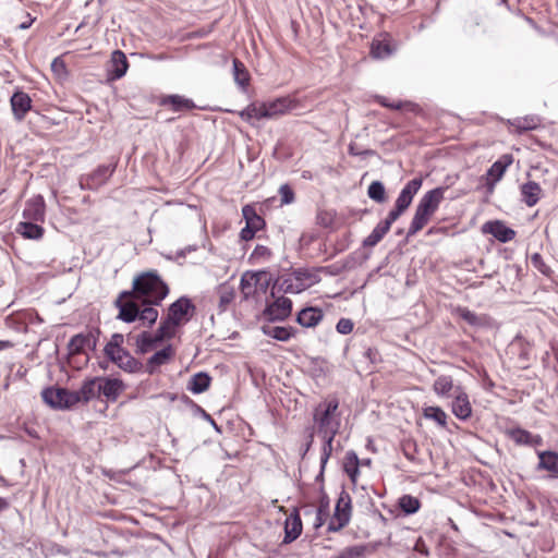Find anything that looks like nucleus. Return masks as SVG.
<instances>
[{
    "label": "nucleus",
    "instance_id": "f257e3e1",
    "mask_svg": "<svg viewBox=\"0 0 558 558\" xmlns=\"http://www.w3.org/2000/svg\"><path fill=\"white\" fill-rule=\"evenodd\" d=\"M130 292L141 300L142 305H159L168 295L169 288L156 270H149L134 278Z\"/></svg>",
    "mask_w": 558,
    "mask_h": 558
},
{
    "label": "nucleus",
    "instance_id": "f03ea898",
    "mask_svg": "<svg viewBox=\"0 0 558 558\" xmlns=\"http://www.w3.org/2000/svg\"><path fill=\"white\" fill-rule=\"evenodd\" d=\"M447 187H435L422 196L408 229L407 239L414 236L428 223L442 202Z\"/></svg>",
    "mask_w": 558,
    "mask_h": 558
},
{
    "label": "nucleus",
    "instance_id": "7ed1b4c3",
    "mask_svg": "<svg viewBox=\"0 0 558 558\" xmlns=\"http://www.w3.org/2000/svg\"><path fill=\"white\" fill-rule=\"evenodd\" d=\"M338 408L337 398L328 399L315 408L313 418L317 425L318 435H328L329 432L338 433L340 426Z\"/></svg>",
    "mask_w": 558,
    "mask_h": 558
},
{
    "label": "nucleus",
    "instance_id": "20e7f679",
    "mask_svg": "<svg viewBox=\"0 0 558 558\" xmlns=\"http://www.w3.org/2000/svg\"><path fill=\"white\" fill-rule=\"evenodd\" d=\"M352 505L351 496L344 489L341 490L332 518L330 519L327 531L330 533L339 532L347 526L351 520Z\"/></svg>",
    "mask_w": 558,
    "mask_h": 558
},
{
    "label": "nucleus",
    "instance_id": "39448f33",
    "mask_svg": "<svg viewBox=\"0 0 558 558\" xmlns=\"http://www.w3.org/2000/svg\"><path fill=\"white\" fill-rule=\"evenodd\" d=\"M141 300L133 295V292L128 290L122 291L117 300L114 306L119 310L118 319L124 323H133L140 318Z\"/></svg>",
    "mask_w": 558,
    "mask_h": 558
},
{
    "label": "nucleus",
    "instance_id": "423d86ee",
    "mask_svg": "<svg viewBox=\"0 0 558 558\" xmlns=\"http://www.w3.org/2000/svg\"><path fill=\"white\" fill-rule=\"evenodd\" d=\"M41 397L53 409H70L78 403L76 395L66 388L48 387L43 390Z\"/></svg>",
    "mask_w": 558,
    "mask_h": 558
},
{
    "label": "nucleus",
    "instance_id": "0eeeda50",
    "mask_svg": "<svg viewBox=\"0 0 558 558\" xmlns=\"http://www.w3.org/2000/svg\"><path fill=\"white\" fill-rule=\"evenodd\" d=\"M99 335V328H93L87 333L81 332L74 335L68 343L69 355L73 356L85 353L86 349L95 351L97 348Z\"/></svg>",
    "mask_w": 558,
    "mask_h": 558
},
{
    "label": "nucleus",
    "instance_id": "6e6552de",
    "mask_svg": "<svg viewBox=\"0 0 558 558\" xmlns=\"http://www.w3.org/2000/svg\"><path fill=\"white\" fill-rule=\"evenodd\" d=\"M195 312V305L186 296H181L170 304L167 318L177 327L190 320Z\"/></svg>",
    "mask_w": 558,
    "mask_h": 558
},
{
    "label": "nucleus",
    "instance_id": "1a4fd4ad",
    "mask_svg": "<svg viewBox=\"0 0 558 558\" xmlns=\"http://www.w3.org/2000/svg\"><path fill=\"white\" fill-rule=\"evenodd\" d=\"M242 216L245 220V227L240 232V238L243 241L252 240L256 232L265 227V220L259 216L252 205H245L242 208Z\"/></svg>",
    "mask_w": 558,
    "mask_h": 558
},
{
    "label": "nucleus",
    "instance_id": "9d476101",
    "mask_svg": "<svg viewBox=\"0 0 558 558\" xmlns=\"http://www.w3.org/2000/svg\"><path fill=\"white\" fill-rule=\"evenodd\" d=\"M114 165H101L98 166L96 170H94L90 174L81 179V186L87 189H96L104 183L112 175L114 171Z\"/></svg>",
    "mask_w": 558,
    "mask_h": 558
},
{
    "label": "nucleus",
    "instance_id": "9b49d317",
    "mask_svg": "<svg viewBox=\"0 0 558 558\" xmlns=\"http://www.w3.org/2000/svg\"><path fill=\"white\" fill-rule=\"evenodd\" d=\"M292 301L289 298H278L272 304L268 305L264 312L270 322L284 320L291 315Z\"/></svg>",
    "mask_w": 558,
    "mask_h": 558
},
{
    "label": "nucleus",
    "instance_id": "f8f14e48",
    "mask_svg": "<svg viewBox=\"0 0 558 558\" xmlns=\"http://www.w3.org/2000/svg\"><path fill=\"white\" fill-rule=\"evenodd\" d=\"M482 231L492 234L501 243L510 242L515 236V231L500 220L487 221L483 225Z\"/></svg>",
    "mask_w": 558,
    "mask_h": 558
},
{
    "label": "nucleus",
    "instance_id": "ddd939ff",
    "mask_svg": "<svg viewBox=\"0 0 558 558\" xmlns=\"http://www.w3.org/2000/svg\"><path fill=\"white\" fill-rule=\"evenodd\" d=\"M45 208L44 197L36 195L26 202L23 217L27 221L43 222L45 220Z\"/></svg>",
    "mask_w": 558,
    "mask_h": 558
},
{
    "label": "nucleus",
    "instance_id": "4468645a",
    "mask_svg": "<svg viewBox=\"0 0 558 558\" xmlns=\"http://www.w3.org/2000/svg\"><path fill=\"white\" fill-rule=\"evenodd\" d=\"M456 392L451 403V411L459 420L466 421L472 415V407L469 397L460 387L456 388Z\"/></svg>",
    "mask_w": 558,
    "mask_h": 558
},
{
    "label": "nucleus",
    "instance_id": "2eb2a0df",
    "mask_svg": "<svg viewBox=\"0 0 558 558\" xmlns=\"http://www.w3.org/2000/svg\"><path fill=\"white\" fill-rule=\"evenodd\" d=\"M123 387V383L120 379L98 377L99 397L104 396L110 402L117 401Z\"/></svg>",
    "mask_w": 558,
    "mask_h": 558
},
{
    "label": "nucleus",
    "instance_id": "dca6fc26",
    "mask_svg": "<svg viewBox=\"0 0 558 558\" xmlns=\"http://www.w3.org/2000/svg\"><path fill=\"white\" fill-rule=\"evenodd\" d=\"M10 102L13 116L17 121H22L25 118L26 113L32 109L31 97L26 93L21 90L15 92L12 95Z\"/></svg>",
    "mask_w": 558,
    "mask_h": 558
},
{
    "label": "nucleus",
    "instance_id": "f3484780",
    "mask_svg": "<svg viewBox=\"0 0 558 558\" xmlns=\"http://www.w3.org/2000/svg\"><path fill=\"white\" fill-rule=\"evenodd\" d=\"M302 520L298 509L286 519L284 522V537L283 544H290L294 542L302 533Z\"/></svg>",
    "mask_w": 558,
    "mask_h": 558
},
{
    "label": "nucleus",
    "instance_id": "a211bd4d",
    "mask_svg": "<svg viewBox=\"0 0 558 558\" xmlns=\"http://www.w3.org/2000/svg\"><path fill=\"white\" fill-rule=\"evenodd\" d=\"M506 434L512 439L517 445H525V446H538L542 442V438L538 435H533L530 432L522 428H509Z\"/></svg>",
    "mask_w": 558,
    "mask_h": 558
},
{
    "label": "nucleus",
    "instance_id": "6ab92c4d",
    "mask_svg": "<svg viewBox=\"0 0 558 558\" xmlns=\"http://www.w3.org/2000/svg\"><path fill=\"white\" fill-rule=\"evenodd\" d=\"M113 359L114 360L110 361L114 363L119 368L128 373H136L143 366V364L138 360L133 357L128 350L121 353L113 354Z\"/></svg>",
    "mask_w": 558,
    "mask_h": 558
},
{
    "label": "nucleus",
    "instance_id": "aec40b11",
    "mask_svg": "<svg viewBox=\"0 0 558 558\" xmlns=\"http://www.w3.org/2000/svg\"><path fill=\"white\" fill-rule=\"evenodd\" d=\"M324 318V313L317 307H305L298 313L296 322L306 328L315 327Z\"/></svg>",
    "mask_w": 558,
    "mask_h": 558
},
{
    "label": "nucleus",
    "instance_id": "412c9836",
    "mask_svg": "<svg viewBox=\"0 0 558 558\" xmlns=\"http://www.w3.org/2000/svg\"><path fill=\"white\" fill-rule=\"evenodd\" d=\"M110 75L113 80L123 77L129 69L126 56L121 50H114L110 59Z\"/></svg>",
    "mask_w": 558,
    "mask_h": 558
},
{
    "label": "nucleus",
    "instance_id": "4be33fe9",
    "mask_svg": "<svg viewBox=\"0 0 558 558\" xmlns=\"http://www.w3.org/2000/svg\"><path fill=\"white\" fill-rule=\"evenodd\" d=\"M513 162L512 155H502L496 160L487 171V175L492 180L490 184L497 183L505 174L507 168Z\"/></svg>",
    "mask_w": 558,
    "mask_h": 558
},
{
    "label": "nucleus",
    "instance_id": "5701e85b",
    "mask_svg": "<svg viewBox=\"0 0 558 558\" xmlns=\"http://www.w3.org/2000/svg\"><path fill=\"white\" fill-rule=\"evenodd\" d=\"M76 395L78 402H88L99 397L98 377L87 379L83 383L82 387L73 391Z\"/></svg>",
    "mask_w": 558,
    "mask_h": 558
},
{
    "label": "nucleus",
    "instance_id": "b1692460",
    "mask_svg": "<svg viewBox=\"0 0 558 558\" xmlns=\"http://www.w3.org/2000/svg\"><path fill=\"white\" fill-rule=\"evenodd\" d=\"M211 377L205 373L199 372L194 374L187 384V389L195 395L205 392L210 386Z\"/></svg>",
    "mask_w": 558,
    "mask_h": 558
},
{
    "label": "nucleus",
    "instance_id": "393cba45",
    "mask_svg": "<svg viewBox=\"0 0 558 558\" xmlns=\"http://www.w3.org/2000/svg\"><path fill=\"white\" fill-rule=\"evenodd\" d=\"M538 470H546L554 473V476L558 474V453L555 451H542L538 452Z\"/></svg>",
    "mask_w": 558,
    "mask_h": 558
},
{
    "label": "nucleus",
    "instance_id": "a878e982",
    "mask_svg": "<svg viewBox=\"0 0 558 558\" xmlns=\"http://www.w3.org/2000/svg\"><path fill=\"white\" fill-rule=\"evenodd\" d=\"M172 354L173 350L170 344L154 353L146 365L148 373L153 374L156 367L166 364L171 359Z\"/></svg>",
    "mask_w": 558,
    "mask_h": 558
},
{
    "label": "nucleus",
    "instance_id": "bb28decb",
    "mask_svg": "<svg viewBox=\"0 0 558 558\" xmlns=\"http://www.w3.org/2000/svg\"><path fill=\"white\" fill-rule=\"evenodd\" d=\"M541 187L536 182L529 181L521 186L522 202L529 207L534 206L539 198Z\"/></svg>",
    "mask_w": 558,
    "mask_h": 558
},
{
    "label": "nucleus",
    "instance_id": "cd10ccee",
    "mask_svg": "<svg viewBox=\"0 0 558 558\" xmlns=\"http://www.w3.org/2000/svg\"><path fill=\"white\" fill-rule=\"evenodd\" d=\"M16 231L24 238L31 240H38L44 235V228L35 221H21L16 228Z\"/></svg>",
    "mask_w": 558,
    "mask_h": 558
},
{
    "label": "nucleus",
    "instance_id": "c85d7f7f",
    "mask_svg": "<svg viewBox=\"0 0 558 558\" xmlns=\"http://www.w3.org/2000/svg\"><path fill=\"white\" fill-rule=\"evenodd\" d=\"M262 330L264 335L279 341H288L294 336V330L292 327L266 325L262 327Z\"/></svg>",
    "mask_w": 558,
    "mask_h": 558
},
{
    "label": "nucleus",
    "instance_id": "c756f323",
    "mask_svg": "<svg viewBox=\"0 0 558 558\" xmlns=\"http://www.w3.org/2000/svg\"><path fill=\"white\" fill-rule=\"evenodd\" d=\"M389 230L390 228L387 226V223H384L383 221L378 222L371 232V234L363 240V246H376L384 239V236L388 233Z\"/></svg>",
    "mask_w": 558,
    "mask_h": 558
},
{
    "label": "nucleus",
    "instance_id": "7c9ffc66",
    "mask_svg": "<svg viewBox=\"0 0 558 558\" xmlns=\"http://www.w3.org/2000/svg\"><path fill=\"white\" fill-rule=\"evenodd\" d=\"M163 105H171L173 111L180 112L184 110H192L195 108V104L192 99L184 98L180 95H170L163 98L162 100Z\"/></svg>",
    "mask_w": 558,
    "mask_h": 558
},
{
    "label": "nucleus",
    "instance_id": "2f4dec72",
    "mask_svg": "<svg viewBox=\"0 0 558 558\" xmlns=\"http://www.w3.org/2000/svg\"><path fill=\"white\" fill-rule=\"evenodd\" d=\"M266 118H272L278 114H283L291 108V100L288 98H278L275 101L264 104Z\"/></svg>",
    "mask_w": 558,
    "mask_h": 558
},
{
    "label": "nucleus",
    "instance_id": "473e14b6",
    "mask_svg": "<svg viewBox=\"0 0 558 558\" xmlns=\"http://www.w3.org/2000/svg\"><path fill=\"white\" fill-rule=\"evenodd\" d=\"M124 342V336L122 333H113L111 339L107 342L104 348V353L108 360H114L113 354L126 351L122 345Z\"/></svg>",
    "mask_w": 558,
    "mask_h": 558
},
{
    "label": "nucleus",
    "instance_id": "72a5a7b5",
    "mask_svg": "<svg viewBox=\"0 0 558 558\" xmlns=\"http://www.w3.org/2000/svg\"><path fill=\"white\" fill-rule=\"evenodd\" d=\"M233 65V77L235 83L241 86L242 88H245L250 83V73L246 70L244 63L240 61L239 59H233L232 61Z\"/></svg>",
    "mask_w": 558,
    "mask_h": 558
},
{
    "label": "nucleus",
    "instance_id": "f704fd0d",
    "mask_svg": "<svg viewBox=\"0 0 558 558\" xmlns=\"http://www.w3.org/2000/svg\"><path fill=\"white\" fill-rule=\"evenodd\" d=\"M398 506L404 514L410 515L420 510L421 501L412 495H403L399 498Z\"/></svg>",
    "mask_w": 558,
    "mask_h": 558
},
{
    "label": "nucleus",
    "instance_id": "c9c22d12",
    "mask_svg": "<svg viewBox=\"0 0 558 558\" xmlns=\"http://www.w3.org/2000/svg\"><path fill=\"white\" fill-rule=\"evenodd\" d=\"M423 415L427 420H432L436 422L439 426L446 427L447 426V414L446 412L439 408V407H426L423 409Z\"/></svg>",
    "mask_w": 558,
    "mask_h": 558
},
{
    "label": "nucleus",
    "instance_id": "e433bc0d",
    "mask_svg": "<svg viewBox=\"0 0 558 558\" xmlns=\"http://www.w3.org/2000/svg\"><path fill=\"white\" fill-rule=\"evenodd\" d=\"M158 341H155V336L147 331H143L136 338V353L145 354L150 351Z\"/></svg>",
    "mask_w": 558,
    "mask_h": 558
},
{
    "label": "nucleus",
    "instance_id": "4c0bfd02",
    "mask_svg": "<svg viewBox=\"0 0 558 558\" xmlns=\"http://www.w3.org/2000/svg\"><path fill=\"white\" fill-rule=\"evenodd\" d=\"M367 195L372 201L378 204L387 202L386 189L381 181H373L368 185Z\"/></svg>",
    "mask_w": 558,
    "mask_h": 558
},
{
    "label": "nucleus",
    "instance_id": "58836bf2",
    "mask_svg": "<svg viewBox=\"0 0 558 558\" xmlns=\"http://www.w3.org/2000/svg\"><path fill=\"white\" fill-rule=\"evenodd\" d=\"M433 389L436 395L441 397H449L450 391L453 389V380L451 376L441 375L439 376L434 385Z\"/></svg>",
    "mask_w": 558,
    "mask_h": 558
},
{
    "label": "nucleus",
    "instance_id": "ea45409f",
    "mask_svg": "<svg viewBox=\"0 0 558 558\" xmlns=\"http://www.w3.org/2000/svg\"><path fill=\"white\" fill-rule=\"evenodd\" d=\"M401 450H402V453L404 454V457L409 461L416 463V464L422 463V460L416 457V453L418 451V446L414 439L409 438V439L402 440Z\"/></svg>",
    "mask_w": 558,
    "mask_h": 558
},
{
    "label": "nucleus",
    "instance_id": "a19ab883",
    "mask_svg": "<svg viewBox=\"0 0 558 558\" xmlns=\"http://www.w3.org/2000/svg\"><path fill=\"white\" fill-rule=\"evenodd\" d=\"M539 124V119L535 116L517 118L511 122V125L517 129L519 133L534 130Z\"/></svg>",
    "mask_w": 558,
    "mask_h": 558
},
{
    "label": "nucleus",
    "instance_id": "79ce46f5",
    "mask_svg": "<svg viewBox=\"0 0 558 558\" xmlns=\"http://www.w3.org/2000/svg\"><path fill=\"white\" fill-rule=\"evenodd\" d=\"M263 275H266L265 271L259 272H252V274H245L241 278V289L242 292L245 294V296H248L253 291L252 287L253 284H257L260 281V277Z\"/></svg>",
    "mask_w": 558,
    "mask_h": 558
},
{
    "label": "nucleus",
    "instance_id": "37998d69",
    "mask_svg": "<svg viewBox=\"0 0 558 558\" xmlns=\"http://www.w3.org/2000/svg\"><path fill=\"white\" fill-rule=\"evenodd\" d=\"M175 325L168 318H165L155 332V341L161 342L165 339H170L174 336Z\"/></svg>",
    "mask_w": 558,
    "mask_h": 558
},
{
    "label": "nucleus",
    "instance_id": "c03bdc74",
    "mask_svg": "<svg viewBox=\"0 0 558 558\" xmlns=\"http://www.w3.org/2000/svg\"><path fill=\"white\" fill-rule=\"evenodd\" d=\"M240 117L245 121H251L252 119L260 120L266 118L267 113L265 112L264 104L259 107L250 105L240 112Z\"/></svg>",
    "mask_w": 558,
    "mask_h": 558
},
{
    "label": "nucleus",
    "instance_id": "a18cd8bd",
    "mask_svg": "<svg viewBox=\"0 0 558 558\" xmlns=\"http://www.w3.org/2000/svg\"><path fill=\"white\" fill-rule=\"evenodd\" d=\"M422 183H423L422 178H414V179L410 180L403 186V189L401 190L399 195L402 196L403 198H407L408 201H410L412 203L413 197L421 189Z\"/></svg>",
    "mask_w": 558,
    "mask_h": 558
},
{
    "label": "nucleus",
    "instance_id": "49530a36",
    "mask_svg": "<svg viewBox=\"0 0 558 558\" xmlns=\"http://www.w3.org/2000/svg\"><path fill=\"white\" fill-rule=\"evenodd\" d=\"M422 183H423L422 178H414V179L410 180L403 186V189L401 190L399 195L402 196L403 198H407L408 201H410L412 203L413 197L421 189Z\"/></svg>",
    "mask_w": 558,
    "mask_h": 558
},
{
    "label": "nucleus",
    "instance_id": "de8ad7c7",
    "mask_svg": "<svg viewBox=\"0 0 558 558\" xmlns=\"http://www.w3.org/2000/svg\"><path fill=\"white\" fill-rule=\"evenodd\" d=\"M360 460L354 451H348L345 454L344 470L348 475L354 481L359 473Z\"/></svg>",
    "mask_w": 558,
    "mask_h": 558
},
{
    "label": "nucleus",
    "instance_id": "09e8293b",
    "mask_svg": "<svg viewBox=\"0 0 558 558\" xmlns=\"http://www.w3.org/2000/svg\"><path fill=\"white\" fill-rule=\"evenodd\" d=\"M392 49L389 44L374 40L371 46V54L376 59H384L391 56Z\"/></svg>",
    "mask_w": 558,
    "mask_h": 558
},
{
    "label": "nucleus",
    "instance_id": "8fccbe9b",
    "mask_svg": "<svg viewBox=\"0 0 558 558\" xmlns=\"http://www.w3.org/2000/svg\"><path fill=\"white\" fill-rule=\"evenodd\" d=\"M320 436L324 439L323 454L320 458V466H322L320 474H323L325 465H326V463L331 454V451H332V441H333L336 434L329 432L328 435H320Z\"/></svg>",
    "mask_w": 558,
    "mask_h": 558
},
{
    "label": "nucleus",
    "instance_id": "3c124183",
    "mask_svg": "<svg viewBox=\"0 0 558 558\" xmlns=\"http://www.w3.org/2000/svg\"><path fill=\"white\" fill-rule=\"evenodd\" d=\"M156 305H145L144 308L140 310V318L138 320L150 327L154 325L158 318V311L155 308Z\"/></svg>",
    "mask_w": 558,
    "mask_h": 558
},
{
    "label": "nucleus",
    "instance_id": "603ef678",
    "mask_svg": "<svg viewBox=\"0 0 558 558\" xmlns=\"http://www.w3.org/2000/svg\"><path fill=\"white\" fill-rule=\"evenodd\" d=\"M218 293H219V307L222 311H225L227 308V306L233 301L234 291L227 286H222V287H220Z\"/></svg>",
    "mask_w": 558,
    "mask_h": 558
},
{
    "label": "nucleus",
    "instance_id": "864d4df0",
    "mask_svg": "<svg viewBox=\"0 0 558 558\" xmlns=\"http://www.w3.org/2000/svg\"><path fill=\"white\" fill-rule=\"evenodd\" d=\"M531 264L533 265L534 268H536L538 271H541L543 275L547 277H549L550 274L553 272L550 267L545 264L543 257L537 253L532 255Z\"/></svg>",
    "mask_w": 558,
    "mask_h": 558
},
{
    "label": "nucleus",
    "instance_id": "5fc2aeb1",
    "mask_svg": "<svg viewBox=\"0 0 558 558\" xmlns=\"http://www.w3.org/2000/svg\"><path fill=\"white\" fill-rule=\"evenodd\" d=\"M281 205H289L294 202V192L289 184H282L279 187Z\"/></svg>",
    "mask_w": 558,
    "mask_h": 558
},
{
    "label": "nucleus",
    "instance_id": "6e6d98bb",
    "mask_svg": "<svg viewBox=\"0 0 558 558\" xmlns=\"http://www.w3.org/2000/svg\"><path fill=\"white\" fill-rule=\"evenodd\" d=\"M353 327L354 324L350 318H340L336 325V330L341 335H349L352 332Z\"/></svg>",
    "mask_w": 558,
    "mask_h": 558
},
{
    "label": "nucleus",
    "instance_id": "4d7b16f0",
    "mask_svg": "<svg viewBox=\"0 0 558 558\" xmlns=\"http://www.w3.org/2000/svg\"><path fill=\"white\" fill-rule=\"evenodd\" d=\"M348 153L349 155L351 156H363V157H366V156H374L376 154L375 150L373 149H364V150H360L357 148V145L355 143H350L349 144V147H348Z\"/></svg>",
    "mask_w": 558,
    "mask_h": 558
},
{
    "label": "nucleus",
    "instance_id": "13d9d810",
    "mask_svg": "<svg viewBox=\"0 0 558 558\" xmlns=\"http://www.w3.org/2000/svg\"><path fill=\"white\" fill-rule=\"evenodd\" d=\"M403 213H404V211H403L401 208H399V207H397V206L395 205L393 209H391V210L388 213V215H387L386 219H385V220H381V221H383L384 223H387V226H388L389 228H391V225H392L396 220H398V219L400 218V216H401Z\"/></svg>",
    "mask_w": 558,
    "mask_h": 558
},
{
    "label": "nucleus",
    "instance_id": "bf43d9fd",
    "mask_svg": "<svg viewBox=\"0 0 558 558\" xmlns=\"http://www.w3.org/2000/svg\"><path fill=\"white\" fill-rule=\"evenodd\" d=\"M195 407V412L197 414H199L205 421L209 422L210 425L217 430V432H220V428L219 426L217 425V423L214 421V418L210 416V414H208L202 407L197 405V404H194Z\"/></svg>",
    "mask_w": 558,
    "mask_h": 558
},
{
    "label": "nucleus",
    "instance_id": "052dcab7",
    "mask_svg": "<svg viewBox=\"0 0 558 558\" xmlns=\"http://www.w3.org/2000/svg\"><path fill=\"white\" fill-rule=\"evenodd\" d=\"M271 252L267 246L264 245H256V247L253 251L252 256L256 258H268L270 257Z\"/></svg>",
    "mask_w": 558,
    "mask_h": 558
},
{
    "label": "nucleus",
    "instance_id": "680f3d73",
    "mask_svg": "<svg viewBox=\"0 0 558 558\" xmlns=\"http://www.w3.org/2000/svg\"><path fill=\"white\" fill-rule=\"evenodd\" d=\"M461 317H462L465 322H468L469 324H471V325H474V324H476V323H477V316H476V314H475V313H473V312H471V311H469V310H466V308H464V310H462V311H461Z\"/></svg>",
    "mask_w": 558,
    "mask_h": 558
},
{
    "label": "nucleus",
    "instance_id": "e2e57ef3",
    "mask_svg": "<svg viewBox=\"0 0 558 558\" xmlns=\"http://www.w3.org/2000/svg\"><path fill=\"white\" fill-rule=\"evenodd\" d=\"M327 515L328 514L324 513L323 510H317L315 522H314V527L315 529L322 527L325 523V519L327 518Z\"/></svg>",
    "mask_w": 558,
    "mask_h": 558
},
{
    "label": "nucleus",
    "instance_id": "0e129e2a",
    "mask_svg": "<svg viewBox=\"0 0 558 558\" xmlns=\"http://www.w3.org/2000/svg\"><path fill=\"white\" fill-rule=\"evenodd\" d=\"M395 205L399 208H401L403 211H405L409 206L411 205V202L408 201L407 198H403L402 196H398L397 199H396V203Z\"/></svg>",
    "mask_w": 558,
    "mask_h": 558
},
{
    "label": "nucleus",
    "instance_id": "69168bd1",
    "mask_svg": "<svg viewBox=\"0 0 558 558\" xmlns=\"http://www.w3.org/2000/svg\"><path fill=\"white\" fill-rule=\"evenodd\" d=\"M380 104L384 106V107H387V108H391V109H397V110H400L401 107H402V104L401 102H398V104H395V102H387V101H380Z\"/></svg>",
    "mask_w": 558,
    "mask_h": 558
},
{
    "label": "nucleus",
    "instance_id": "338daca9",
    "mask_svg": "<svg viewBox=\"0 0 558 558\" xmlns=\"http://www.w3.org/2000/svg\"><path fill=\"white\" fill-rule=\"evenodd\" d=\"M328 507H329L328 500L322 499L320 506L317 508V510H323L324 513L328 514Z\"/></svg>",
    "mask_w": 558,
    "mask_h": 558
},
{
    "label": "nucleus",
    "instance_id": "774afa93",
    "mask_svg": "<svg viewBox=\"0 0 558 558\" xmlns=\"http://www.w3.org/2000/svg\"><path fill=\"white\" fill-rule=\"evenodd\" d=\"M13 343L9 340H0V351L12 348Z\"/></svg>",
    "mask_w": 558,
    "mask_h": 558
}]
</instances>
